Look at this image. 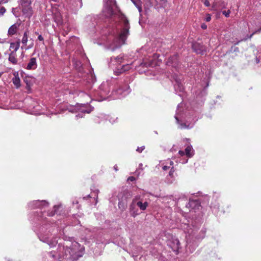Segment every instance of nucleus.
I'll return each mask as SVG.
<instances>
[{
  "mask_svg": "<svg viewBox=\"0 0 261 261\" xmlns=\"http://www.w3.org/2000/svg\"><path fill=\"white\" fill-rule=\"evenodd\" d=\"M49 203L46 200H34L28 204V206L30 208L39 209L34 213V217L32 219L33 222L37 223L38 221H40L42 223V226L38 233L39 240L46 243L50 247H54L58 244V234L61 230L58 227H57L58 224H53L51 225L48 224L50 220L46 216L52 217L56 214L60 215L63 206L62 204L55 205L53 211L47 212L41 211L47 207Z\"/></svg>",
  "mask_w": 261,
  "mask_h": 261,
  "instance_id": "obj_1",
  "label": "nucleus"
},
{
  "mask_svg": "<svg viewBox=\"0 0 261 261\" xmlns=\"http://www.w3.org/2000/svg\"><path fill=\"white\" fill-rule=\"evenodd\" d=\"M102 15L110 19L112 28L109 29V34L112 36L110 39L112 38L113 42L109 44V48L114 51L124 44L129 35V21L123 14H114L111 6L107 5L104 7Z\"/></svg>",
  "mask_w": 261,
  "mask_h": 261,
  "instance_id": "obj_2",
  "label": "nucleus"
},
{
  "mask_svg": "<svg viewBox=\"0 0 261 261\" xmlns=\"http://www.w3.org/2000/svg\"><path fill=\"white\" fill-rule=\"evenodd\" d=\"M199 225V224L196 225V222H192V227L189 224L184 222L181 225V228L187 233L186 236L187 240L186 250L187 251L189 250L191 253L195 250L198 246V242L202 240L205 235L206 229L205 228H202L198 232Z\"/></svg>",
  "mask_w": 261,
  "mask_h": 261,
  "instance_id": "obj_3",
  "label": "nucleus"
},
{
  "mask_svg": "<svg viewBox=\"0 0 261 261\" xmlns=\"http://www.w3.org/2000/svg\"><path fill=\"white\" fill-rule=\"evenodd\" d=\"M83 248L77 242L72 243L71 246H65L64 253H56L55 251L49 253V256L55 260L67 259L75 260L83 255Z\"/></svg>",
  "mask_w": 261,
  "mask_h": 261,
  "instance_id": "obj_4",
  "label": "nucleus"
},
{
  "mask_svg": "<svg viewBox=\"0 0 261 261\" xmlns=\"http://www.w3.org/2000/svg\"><path fill=\"white\" fill-rule=\"evenodd\" d=\"M144 195V193H143L137 195L133 198L129 206V212L131 216L135 218L140 214L136 207H138L142 212L146 210L148 207L149 203L143 199Z\"/></svg>",
  "mask_w": 261,
  "mask_h": 261,
  "instance_id": "obj_5",
  "label": "nucleus"
},
{
  "mask_svg": "<svg viewBox=\"0 0 261 261\" xmlns=\"http://www.w3.org/2000/svg\"><path fill=\"white\" fill-rule=\"evenodd\" d=\"M115 81L111 80L103 82L99 86L98 90L94 93V97L96 100L98 101H103L110 97H112L111 93L110 94L112 87L113 88Z\"/></svg>",
  "mask_w": 261,
  "mask_h": 261,
  "instance_id": "obj_6",
  "label": "nucleus"
},
{
  "mask_svg": "<svg viewBox=\"0 0 261 261\" xmlns=\"http://www.w3.org/2000/svg\"><path fill=\"white\" fill-rule=\"evenodd\" d=\"M72 94H77L78 96L83 97L86 102V103L84 104H77L75 107V109H77L79 113L75 115V118L78 119L80 118H83L84 116L85 113H90L93 109V108L91 107L89 103L91 100L90 96L86 94L85 92L82 91H76L74 92H72Z\"/></svg>",
  "mask_w": 261,
  "mask_h": 261,
  "instance_id": "obj_7",
  "label": "nucleus"
},
{
  "mask_svg": "<svg viewBox=\"0 0 261 261\" xmlns=\"http://www.w3.org/2000/svg\"><path fill=\"white\" fill-rule=\"evenodd\" d=\"M182 104H178L177 107V110L176 114L174 116L177 123L179 124V127L182 128L190 129L193 127L195 122L197 120V119H193L192 122L189 123V118H186L185 114L181 111L180 108L182 107Z\"/></svg>",
  "mask_w": 261,
  "mask_h": 261,
  "instance_id": "obj_8",
  "label": "nucleus"
},
{
  "mask_svg": "<svg viewBox=\"0 0 261 261\" xmlns=\"http://www.w3.org/2000/svg\"><path fill=\"white\" fill-rule=\"evenodd\" d=\"M130 92V89L127 83H119L113 86L111 91L112 99H120L125 97Z\"/></svg>",
  "mask_w": 261,
  "mask_h": 261,
  "instance_id": "obj_9",
  "label": "nucleus"
},
{
  "mask_svg": "<svg viewBox=\"0 0 261 261\" xmlns=\"http://www.w3.org/2000/svg\"><path fill=\"white\" fill-rule=\"evenodd\" d=\"M130 198V194L127 191H123L118 194V207L119 209L122 211L126 209L127 206L128 200Z\"/></svg>",
  "mask_w": 261,
  "mask_h": 261,
  "instance_id": "obj_10",
  "label": "nucleus"
},
{
  "mask_svg": "<svg viewBox=\"0 0 261 261\" xmlns=\"http://www.w3.org/2000/svg\"><path fill=\"white\" fill-rule=\"evenodd\" d=\"M175 91L179 96H182L184 88L182 83V79L180 76L175 74L173 76Z\"/></svg>",
  "mask_w": 261,
  "mask_h": 261,
  "instance_id": "obj_11",
  "label": "nucleus"
},
{
  "mask_svg": "<svg viewBox=\"0 0 261 261\" xmlns=\"http://www.w3.org/2000/svg\"><path fill=\"white\" fill-rule=\"evenodd\" d=\"M123 56L120 55L116 57H111L109 62V66L113 68H115L118 71V68H120L121 64L123 62Z\"/></svg>",
  "mask_w": 261,
  "mask_h": 261,
  "instance_id": "obj_12",
  "label": "nucleus"
},
{
  "mask_svg": "<svg viewBox=\"0 0 261 261\" xmlns=\"http://www.w3.org/2000/svg\"><path fill=\"white\" fill-rule=\"evenodd\" d=\"M167 245L176 254L178 253V250L180 248V243L179 241L175 237L171 236V238L167 241Z\"/></svg>",
  "mask_w": 261,
  "mask_h": 261,
  "instance_id": "obj_13",
  "label": "nucleus"
},
{
  "mask_svg": "<svg viewBox=\"0 0 261 261\" xmlns=\"http://www.w3.org/2000/svg\"><path fill=\"white\" fill-rule=\"evenodd\" d=\"M29 109L31 114L33 115H40L44 114L42 107L37 102L33 101L29 106Z\"/></svg>",
  "mask_w": 261,
  "mask_h": 261,
  "instance_id": "obj_14",
  "label": "nucleus"
},
{
  "mask_svg": "<svg viewBox=\"0 0 261 261\" xmlns=\"http://www.w3.org/2000/svg\"><path fill=\"white\" fill-rule=\"evenodd\" d=\"M20 4L22 7V12L24 14L30 16L32 14L31 0H20Z\"/></svg>",
  "mask_w": 261,
  "mask_h": 261,
  "instance_id": "obj_15",
  "label": "nucleus"
},
{
  "mask_svg": "<svg viewBox=\"0 0 261 261\" xmlns=\"http://www.w3.org/2000/svg\"><path fill=\"white\" fill-rule=\"evenodd\" d=\"M227 5V3L225 0H215L212 5V9L214 10L224 9Z\"/></svg>",
  "mask_w": 261,
  "mask_h": 261,
  "instance_id": "obj_16",
  "label": "nucleus"
},
{
  "mask_svg": "<svg viewBox=\"0 0 261 261\" xmlns=\"http://www.w3.org/2000/svg\"><path fill=\"white\" fill-rule=\"evenodd\" d=\"M193 50L197 54L204 55L206 53L205 47L201 44L195 42L192 44Z\"/></svg>",
  "mask_w": 261,
  "mask_h": 261,
  "instance_id": "obj_17",
  "label": "nucleus"
},
{
  "mask_svg": "<svg viewBox=\"0 0 261 261\" xmlns=\"http://www.w3.org/2000/svg\"><path fill=\"white\" fill-rule=\"evenodd\" d=\"M178 64L179 62L177 55H174L173 56L169 58L167 62V65L171 66L175 68L178 67Z\"/></svg>",
  "mask_w": 261,
  "mask_h": 261,
  "instance_id": "obj_18",
  "label": "nucleus"
},
{
  "mask_svg": "<svg viewBox=\"0 0 261 261\" xmlns=\"http://www.w3.org/2000/svg\"><path fill=\"white\" fill-rule=\"evenodd\" d=\"M248 29L249 32H252L251 34L249 35H247L245 37L242 38L240 40L237 41L236 43H234L235 45L238 44L239 42L241 41H246L248 39H250L253 35H254L256 33H260L261 32V28L258 29L252 30V27L248 25Z\"/></svg>",
  "mask_w": 261,
  "mask_h": 261,
  "instance_id": "obj_19",
  "label": "nucleus"
},
{
  "mask_svg": "<svg viewBox=\"0 0 261 261\" xmlns=\"http://www.w3.org/2000/svg\"><path fill=\"white\" fill-rule=\"evenodd\" d=\"M208 86L207 83L205 87H204L200 91H197L196 93L197 100H200L201 103H203V98L207 94V87Z\"/></svg>",
  "mask_w": 261,
  "mask_h": 261,
  "instance_id": "obj_20",
  "label": "nucleus"
},
{
  "mask_svg": "<svg viewBox=\"0 0 261 261\" xmlns=\"http://www.w3.org/2000/svg\"><path fill=\"white\" fill-rule=\"evenodd\" d=\"M186 206L190 208V210H195L199 208L200 206V204L197 200H190L188 203L186 205Z\"/></svg>",
  "mask_w": 261,
  "mask_h": 261,
  "instance_id": "obj_21",
  "label": "nucleus"
},
{
  "mask_svg": "<svg viewBox=\"0 0 261 261\" xmlns=\"http://www.w3.org/2000/svg\"><path fill=\"white\" fill-rule=\"evenodd\" d=\"M37 67V60L36 58H31L27 64L26 68L29 70H34Z\"/></svg>",
  "mask_w": 261,
  "mask_h": 261,
  "instance_id": "obj_22",
  "label": "nucleus"
},
{
  "mask_svg": "<svg viewBox=\"0 0 261 261\" xmlns=\"http://www.w3.org/2000/svg\"><path fill=\"white\" fill-rule=\"evenodd\" d=\"M175 169L172 167L169 171V175L166 178V182L168 184H172L175 180V175L174 174Z\"/></svg>",
  "mask_w": 261,
  "mask_h": 261,
  "instance_id": "obj_23",
  "label": "nucleus"
},
{
  "mask_svg": "<svg viewBox=\"0 0 261 261\" xmlns=\"http://www.w3.org/2000/svg\"><path fill=\"white\" fill-rule=\"evenodd\" d=\"M90 76L91 78L89 79L86 83L84 82V89L85 90L90 89L92 87V84L95 82V77H93L92 74H91Z\"/></svg>",
  "mask_w": 261,
  "mask_h": 261,
  "instance_id": "obj_24",
  "label": "nucleus"
},
{
  "mask_svg": "<svg viewBox=\"0 0 261 261\" xmlns=\"http://www.w3.org/2000/svg\"><path fill=\"white\" fill-rule=\"evenodd\" d=\"M109 117L110 116L109 115L104 114H100L95 118L94 121L96 123H100L104 120H108Z\"/></svg>",
  "mask_w": 261,
  "mask_h": 261,
  "instance_id": "obj_25",
  "label": "nucleus"
},
{
  "mask_svg": "<svg viewBox=\"0 0 261 261\" xmlns=\"http://www.w3.org/2000/svg\"><path fill=\"white\" fill-rule=\"evenodd\" d=\"M53 17L55 21L58 24H61L62 22V17L59 12H53Z\"/></svg>",
  "mask_w": 261,
  "mask_h": 261,
  "instance_id": "obj_26",
  "label": "nucleus"
},
{
  "mask_svg": "<svg viewBox=\"0 0 261 261\" xmlns=\"http://www.w3.org/2000/svg\"><path fill=\"white\" fill-rule=\"evenodd\" d=\"M132 68V64H126L122 66H120L119 68H118L117 72L119 73H121L123 72L129 70Z\"/></svg>",
  "mask_w": 261,
  "mask_h": 261,
  "instance_id": "obj_27",
  "label": "nucleus"
},
{
  "mask_svg": "<svg viewBox=\"0 0 261 261\" xmlns=\"http://www.w3.org/2000/svg\"><path fill=\"white\" fill-rule=\"evenodd\" d=\"M194 150L191 145H188L185 149V154L188 158H191L194 155Z\"/></svg>",
  "mask_w": 261,
  "mask_h": 261,
  "instance_id": "obj_28",
  "label": "nucleus"
},
{
  "mask_svg": "<svg viewBox=\"0 0 261 261\" xmlns=\"http://www.w3.org/2000/svg\"><path fill=\"white\" fill-rule=\"evenodd\" d=\"M162 169L163 170L166 171L169 169H171L172 167H173V162L171 161L170 160H168L166 162V164H162Z\"/></svg>",
  "mask_w": 261,
  "mask_h": 261,
  "instance_id": "obj_29",
  "label": "nucleus"
},
{
  "mask_svg": "<svg viewBox=\"0 0 261 261\" xmlns=\"http://www.w3.org/2000/svg\"><path fill=\"white\" fill-rule=\"evenodd\" d=\"M20 46V42H13L10 44V50L11 51H14L16 53V51L19 49Z\"/></svg>",
  "mask_w": 261,
  "mask_h": 261,
  "instance_id": "obj_30",
  "label": "nucleus"
},
{
  "mask_svg": "<svg viewBox=\"0 0 261 261\" xmlns=\"http://www.w3.org/2000/svg\"><path fill=\"white\" fill-rule=\"evenodd\" d=\"M17 29V25H16V24H14L12 25L8 30V35L10 36L14 35L16 33Z\"/></svg>",
  "mask_w": 261,
  "mask_h": 261,
  "instance_id": "obj_31",
  "label": "nucleus"
},
{
  "mask_svg": "<svg viewBox=\"0 0 261 261\" xmlns=\"http://www.w3.org/2000/svg\"><path fill=\"white\" fill-rule=\"evenodd\" d=\"M9 61L13 64L17 63V59L16 58V53L14 51H11L9 56Z\"/></svg>",
  "mask_w": 261,
  "mask_h": 261,
  "instance_id": "obj_32",
  "label": "nucleus"
},
{
  "mask_svg": "<svg viewBox=\"0 0 261 261\" xmlns=\"http://www.w3.org/2000/svg\"><path fill=\"white\" fill-rule=\"evenodd\" d=\"M13 84L17 88H18L20 86V80L18 77V74L17 75L14 74V77L12 79Z\"/></svg>",
  "mask_w": 261,
  "mask_h": 261,
  "instance_id": "obj_33",
  "label": "nucleus"
},
{
  "mask_svg": "<svg viewBox=\"0 0 261 261\" xmlns=\"http://www.w3.org/2000/svg\"><path fill=\"white\" fill-rule=\"evenodd\" d=\"M132 3L138 9L139 12L140 13L142 11L141 1V0H131Z\"/></svg>",
  "mask_w": 261,
  "mask_h": 261,
  "instance_id": "obj_34",
  "label": "nucleus"
},
{
  "mask_svg": "<svg viewBox=\"0 0 261 261\" xmlns=\"http://www.w3.org/2000/svg\"><path fill=\"white\" fill-rule=\"evenodd\" d=\"M65 246L59 244L56 251V253H64Z\"/></svg>",
  "mask_w": 261,
  "mask_h": 261,
  "instance_id": "obj_35",
  "label": "nucleus"
},
{
  "mask_svg": "<svg viewBox=\"0 0 261 261\" xmlns=\"http://www.w3.org/2000/svg\"><path fill=\"white\" fill-rule=\"evenodd\" d=\"M211 207L213 210V211L215 210V212H217L219 209V204L216 201H215L214 202H212L211 203Z\"/></svg>",
  "mask_w": 261,
  "mask_h": 261,
  "instance_id": "obj_36",
  "label": "nucleus"
},
{
  "mask_svg": "<svg viewBox=\"0 0 261 261\" xmlns=\"http://www.w3.org/2000/svg\"><path fill=\"white\" fill-rule=\"evenodd\" d=\"M28 36L27 32H25L23 34V37H22V39L21 40V42L24 45H27V43L28 42Z\"/></svg>",
  "mask_w": 261,
  "mask_h": 261,
  "instance_id": "obj_37",
  "label": "nucleus"
},
{
  "mask_svg": "<svg viewBox=\"0 0 261 261\" xmlns=\"http://www.w3.org/2000/svg\"><path fill=\"white\" fill-rule=\"evenodd\" d=\"M117 119H118V118L115 117V116H110V117L108 118V120H109L110 123H114L117 121Z\"/></svg>",
  "mask_w": 261,
  "mask_h": 261,
  "instance_id": "obj_38",
  "label": "nucleus"
},
{
  "mask_svg": "<svg viewBox=\"0 0 261 261\" xmlns=\"http://www.w3.org/2000/svg\"><path fill=\"white\" fill-rule=\"evenodd\" d=\"M230 13V10L222 11V14L223 15H224L226 17H229Z\"/></svg>",
  "mask_w": 261,
  "mask_h": 261,
  "instance_id": "obj_39",
  "label": "nucleus"
},
{
  "mask_svg": "<svg viewBox=\"0 0 261 261\" xmlns=\"http://www.w3.org/2000/svg\"><path fill=\"white\" fill-rule=\"evenodd\" d=\"M6 10L4 7H1L0 8V15H3L4 13L6 12Z\"/></svg>",
  "mask_w": 261,
  "mask_h": 261,
  "instance_id": "obj_40",
  "label": "nucleus"
},
{
  "mask_svg": "<svg viewBox=\"0 0 261 261\" xmlns=\"http://www.w3.org/2000/svg\"><path fill=\"white\" fill-rule=\"evenodd\" d=\"M35 34L38 35V40L40 41H42L43 42V43H44V38L42 36V35H39V34L37 33V32H35Z\"/></svg>",
  "mask_w": 261,
  "mask_h": 261,
  "instance_id": "obj_41",
  "label": "nucleus"
},
{
  "mask_svg": "<svg viewBox=\"0 0 261 261\" xmlns=\"http://www.w3.org/2000/svg\"><path fill=\"white\" fill-rule=\"evenodd\" d=\"M145 149V146H142L141 147H138L136 149V151L139 153H141L143 151V150Z\"/></svg>",
  "mask_w": 261,
  "mask_h": 261,
  "instance_id": "obj_42",
  "label": "nucleus"
},
{
  "mask_svg": "<svg viewBox=\"0 0 261 261\" xmlns=\"http://www.w3.org/2000/svg\"><path fill=\"white\" fill-rule=\"evenodd\" d=\"M211 20V15L210 14H207L206 15V17L205 19V20L206 21H207V22H208V21H210Z\"/></svg>",
  "mask_w": 261,
  "mask_h": 261,
  "instance_id": "obj_43",
  "label": "nucleus"
},
{
  "mask_svg": "<svg viewBox=\"0 0 261 261\" xmlns=\"http://www.w3.org/2000/svg\"><path fill=\"white\" fill-rule=\"evenodd\" d=\"M203 4L206 7H208L210 6V2L208 0H204Z\"/></svg>",
  "mask_w": 261,
  "mask_h": 261,
  "instance_id": "obj_44",
  "label": "nucleus"
},
{
  "mask_svg": "<svg viewBox=\"0 0 261 261\" xmlns=\"http://www.w3.org/2000/svg\"><path fill=\"white\" fill-rule=\"evenodd\" d=\"M231 49H232V50H233V52H236V53H237V52H239V48H238V47H235V46H234V47H231Z\"/></svg>",
  "mask_w": 261,
  "mask_h": 261,
  "instance_id": "obj_45",
  "label": "nucleus"
},
{
  "mask_svg": "<svg viewBox=\"0 0 261 261\" xmlns=\"http://www.w3.org/2000/svg\"><path fill=\"white\" fill-rule=\"evenodd\" d=\"M201 28L202 29L205 30V29H206L207 28V25L205 23H203L201 25Z\"/></svg>",
  "mask_w": 261,
  "mask_h": 261,
  "instance_id": "obj_46",
  "label": "nucleus"
},
{
  "mask_svg": "<svg viewBox=\"0 0 261 261\" xmlns=\"http://www.w3.org/2000/svg\"><path fill=\"white\" fill-rule=\"evenodd\" d=\"M178 153L180 155V156H183L185 154V151L184 152V151L182 150H179L178 151Z\"/></svg>",
  "mask_w": 261,
  "mask_h": 261,
  "instance_id": "obj_47",
  "label": "nucleus"
},
{
  "mask_svg": "<svg viewBox=\"0 0 261 261\" xmlns=\"http://www.w3.org/2000/svg\"><path fill=\"white\" fill-rule=\"evenodd\" d=\"M128 180H130L131 181H133L135 180V178L134 176H129L128 179Z\"/></svg>",
  "mask_w": 261,
  "mask_h": 261,
  "instance_id": "obj_48",
  "label": "nucleus"
},
{
  "mask_svg": "<svg viewBox=\"0 0 261 261\" xmlns=\"http://www.w3.org/2000/svg\"><path fill=\"white\" fill-rule=\"evenodd\" d=\"M256 63H261V58H260V57H259V58L256 57Z\"/></svg>",
  "mask_w": 261,
  "mask_h": 261,
  "instance_id": "obj_49",
  "label": "nucleus"
},
{
  "mask_svg": "<svg viewBox=\"0 0 261 261\" xmlns=\"http://www.w3.org/2000/svg\"><path fill=\"white\" fill-rule=\"evenodd\" d=\"M114 169L115 171H118V168L116 165L114 166Z\"/></svg>",
  "mask_w": 261,
  "mask_h": 261,
  "instance_id": "obj_50",
  "label": "nucleus"
},
{
  "mask_svg": "<svg viewBox=\"0 0 261 261\" xmlns=\"http://www.w3.org/2000/svg\"><path fill=\"white\" fill-rule=\"evenodd\" d=\"M15 9L14 8H13L12 9V12L14 14V15L16 16V17H17V16L15 14V13L14 12V11Z\"/></svg>",
  "mask_w": 261,
  "mask_h": 261,
  "instance_id": "obj_51",
  "label": "nucleus"
},
{
  "mask_svg": "<svg viewBox=\"0 0 261 261\" xmlns=\"http://www.w3.org/2000/svg\"><path fill=\"white\" fill-rule=\"evenodd\" d=\"M188 162V159H187L185 161H183L181 162L182 164H185Z\"/></svg>",
  "mask_w": 261,
  "mask_h": 261,
  "instance_id": "obj_52",
  "label": "nucleus"
},
{
  "mask_svg": "<svg viewBox=\"0 0 261 261\" xmlns=\"http://www.w3.org/2000/svg\"><path fill=\"white\" fill-rule=\"evenodd\" d=\"M24 81L25 82L27 83V85L28 86H30V85H29V83H28V81H27V80H24Z\"/></svg>",
  "mask_w": 261,
  "mask_h": 261,
  "instance_id": "obj_53",
  "label": "nucleus"
},
{
  "mask_svg": "<svg viewBox=\"0 0 261 261\" xmlns=\"http://www.w3.org/2000/svg\"><path fill=\"white\" fill-rule=\"evenodd\" d=\"M64 89H68L69 88V87H65V86H64Z\"/></svg>",
  "mask_w": 261,
  "mask_h": 261,
  "instance_id": "obj_54",
  "label": "nucleus"
},
{
  "mask_svg": "<svg viewBox=\"0 0 261 261\" xmlns=\"http://www.w3.org/2000/svg\"><path fill=\"white\" fill-rule=\"evenodd\" d=\"M74 110L75 111V112H77V111H76V109H75V108H74ZM77 110H78L77 109Z\"/></svg>",
  "mask_w": 261,
  "mask_h": 261,
  "instance_id": "obj_55",
  "label": "nucleus"
},
{
  "mask_svg": "<svg viewBox=\"0 0 261 261\" xmlns=\"http://www.w3.org/2000/svg\"><path fill=\"white\" fill-rule=\"evenodd\" d=\"M140 167H142V164H140Z\"/></svg>",
  "mask_w": 261,
  "mask_h": 261,
  "instance_id": "obj_56",
  "label": "nucleus"
},
{
  "mask_svg": "<svg viewBox=\"0 0 261 261\" xmlns=\"http://www.w3.org/2000/svg\"><path fill=\"white\" fill-rule=\"evenodd\" d=\"M140 167H142V164H140Z\"/></svg>",
  "mask_w": 261,
  "mask_h": 261,
  "instance_id": "obj_57",
  "label": "nucleus"
},
{
  "mask_svg": "<svg viewBox=\"0 0 261 261\" xmlns=\"http://www.w3.org/2000/svg\"><path fill=\"white\" fill-rule=\"evenodd\" d=\"M102 243H105V244H107V243H105L104 242H102Z\"/></svg>",
  "mask_w": 261,
  "mask_h": 261,
  "instance_id": "obj_58",
  "label": "nucleus"
},
{
  "mask_svg": "<svg viewBox=\"0 0 261 261\" xmlns=\"http://www.w3.org/2000/svg\"><path fill=\"white\" fill-rule=\"evenodd\" d=\"M113 3L112 1H110V3L112 4Z\"/></svg>",
  "mask_w": 261,
  "mask_h": 261,
  "instance_id": "obj_59",
  "label": "nucleus"
},
{
  "mask_svg": "<svg viewBox=\"0 0 261 261\" xmlns=\"http://www.w3.org/2000/svg\"><path fill=\"white\" fill-rule=\"evenodd\" d=\"M216 197L217 198L218 197V195H217Z\"/></svg>",
  "mask_w": 261,
  "mask_h": 261,
  "instance_id": "obj_60",
  "label": "nucleus"
}]
</instances>
